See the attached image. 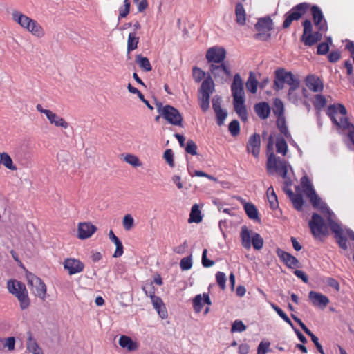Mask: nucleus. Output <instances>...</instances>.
<instances>
[{"mask_svg":"<svg viewBox=\"0 0 354 354\" xmlns=\"http://www.w3.org/2000/svg\"><path fill=\"white\" fill-rule=\"evenodd\" d=\"M310 5L308 3H301L294 6L285 15V20L283 23V28H288L293 21L299 20L308 10Z\"/></svg>","mask_w":354,"mask_h":354,"instance_id":"obj_10","label":"nucleus"},{"mask_svg":"<svg viewBox=\"0 0 354 354\" xmlns=\"http://www.w3.org/2000/svg\"><path fill=\"white\" fill-rule=\"evenodd\" d=\"M109 237L110 240L114 243V244L116 246L115 251L113 255V257L118 258L122 255L124 250H123V245L121 242V241L115 235L113 232L112 230H110L109 233Z\"/></svg>","mask_w":354,"mask_h":354,"instance_id":"obj_31","label":"nucleus"},{"mask_svg":"<svg viewBox=\"0 0 354 354\" xmlns=\"http://www.w3.org/2000/svg\"><path fill=\"white\" fill-rule=\"evenodd\" d=\"M259 85V82L256 78L254 73L250 71L249 73V77L245 83V86L247 89L252 94L257 93V86Z\"/></svg>","mask_w":354,"mask_h":354,"instance_id":"obj_35","label":"nucleus"},{"mask_svg":"<svg viewBox=\"0 0 354 354\" xmlns=\"http://www.w3.org/2000/svg\"><path fill=\"white\" fill-rule=\"evenodd\" d=\"M26 279L28 281V286L31 289L32 293L44 300L46 294V286L43 281L31 272L26 273Z\"/></svg>","mask_w":354,"mask_h":354,"instance_id":"obj_8","label":"nucleus"},{"mask_svg":"<svg viewBox=\"0 0 354 354\" xmlns=\"http://www.w3.org/2000/svg\"><path fill=\"white\" fill-rule=\"evenodd\" d=\"M290 71H286L283 68H278L275 71L273 88L276 91L282 90L284 88V84L287 83Z\"/></svg>","mask_w":354,"mask_h":354,"instance_id":"obj_17","label":"nucleus"},{"mask_svg":"<svg viewBox=\"0 0 354 354\" xmlns=\"http://www.w3.org/2000/svg\"><path fill=\"white\" fill-rule=\"evenodd\" d=\"M130 12V1L129 0L124 1V6L119 9V19L120 18L126 17Z\"/></svg>","mask_w":354,"mask_h":354,"instance_id":"obj_55","label":"nucleus"},{"mask_svg":"<svg viewBox=\"0 0 354 354\" xmlns=\"http://www.w3.org/2000/svg\"><path fill=\"white\" fill-rule=\"evenodd\" d=\"M193 78L196 82H200L205 77V73L197 66L192 69Z\"/></svg>","mask_w":354,"mask_h":354,"instance_id":"obj_49","label":"nucleus"},{"mask_svg":"<svg viewBox=\"0 0 354 354\" xmlns=\"http://www.w3.org/2000/svg\"><path fill=\"white\" fill-rule=\"evenodd\" d=\"M124 160L127 163H129V165H131L133 167H139V166H141V165H142L139 158L133 154H127L124 156Z\"/></svg>","mask_w":354,"mask_h":354,"instance_id":"obj_53","label":"nucleus"},{"mask_svg":"<svg viewBox=\"0 0 354 354\" xmlns=\"http://www.w3.org/2000/svg\"><path fill=\"white\" fill-rule=\"evenodd\" d=\"M229 131L234 137L240 133V124L238 120H234L229 124Z\"/></svg>","mask_w":354,"mask_h":354,"instance_id":"obj_50","label":"nucleus"},{"mask_svg":"<svg viewBox=\"0 0 354 354\" xmlns=\"http://www.w3.org/2000/svg\"><path fill=\"white\" fill-rule=\"evenodd\" d=\"M197 148L196 144L192 140H188L185 150L186 153L195 156L197 154Z\"/></svg>","mask_w":354,"mask_h":354,"instance_id":"obj_52","label":"nucleus"},{"mask_svg":"<svg viewBox=\"0 0 354 354\" xmlns=\"http://www.w3.org/2000/svg\"><path fill=\"white\" fill-rule=\"evenodd\" d=\"M277 127L279 131L284 135L286 138H291L290 133L288 131L286 125V122L284 117H279L277 120Z\"/></svg>","mask_w":354,"mask_h":354,"instance_id":"obj_41","label":"nucleus"},{"mask_svg":"<svg viewBox=\"0 0 354 354\" xmlns=\"http://www.w3.org/2000/svg\"><path fill=\"white\" fill-rule=\"evenodd\" d=\"M142 290L145 292V295L153 299V297H156L155 295V288L153 286L152 282L150 284H147L142 287Z\"/></svg>","mask_w":354,"mask_h":354,"instance_id":"obj_61","label":"nucleus"},{"mask_svg":"<svg viewBox=\"0 0 354 354\" xmlns=\"http://www.w3.org/2000/svg\"><path fill=\"white\" fill-rule=\"evenodd\" d=\"M214 112L216 113L217 124L218 126H222L224 124V121L227 116V111L221 109Z\"/></svg>","mask_w":354,"mask_h":354,"instance_id":"obj_56","label":"nucleus"},{"mask_svg":"<svg viewBox=\"0 0 354 354\" xmlns=\"http://www.w3.org/2000/svg\"><path fill=\"white\" fill-rule=\"evenodd\" d=\"M136 62L143 71L146 72H149L152 70L149 59L143 57L142 55H137L136 56Z\"/></svg>","mask_w":354,"mask_h":354,"instance_id":"obj_38","label":"nucleus"},{"mask_svg":"<svg viewBox=\"0 0 354 354\" xmlns=\"http://www.w3.org/2000/svg\"><path fill=\"white\" fill-rule=\"evenodd\" d=\"M119 345L122 348H127L129 351H136L138 348V344L133 342L129 337L122 335L119 339Z\"/></svg>","mask_w":354,"mask_h":354,"instance_id":"obj_32","label":"nucleus"},{"mask_svg":"<svg viewBox=\"0 0 354 354\" xmlns=\"http://www.w3.org/2000/svg\"><path fill=\"white\" fill-rule=\"evenodd\" d=\"M134 219L130 214H127L124 216L122 224L126 230H130L133 226Z\"/></svg>","mask_w":354,"mask_h":354,"instance_id":"obj_58","label":"nucleus"},{"mask_svg":"<svg viewBox=\"0 0 354 354\" xmlns=\"http://www.w3.org/2000/svg\"><path fill=\"white\" fill-rule=\"evenodd\" d=\"M97 230V227L91 223H80L78 225V235L80 239L91 237Z\"/></svg>","mask_w":354,"mask_h":354,"instance_id":"obj_21","label":"nucleus"},{"mask_svg":"<svg viewBox=\"0 0 354 354\" xmlns=\"http://www.w3.org/2000/svg\"><path fill=\"white\" fill-rule=\"evenodd\" d=\"M309 227L314 236L320 237L327 234V226L323 218L317 213H313L309 221Z\"/></svg>","mask_w":354,"mask_h":354,"instance_id":"obj_11","label":"nucleus"},{"mask_svg":"<svg viewBox=\"0 0 354 354\" xmlns=\"http://www.w3.org/2000/svg\"><path fill=\"white\" fill-rule=\"evenodd\" d=\"M254 109L259 118L262 120L267 119L270 113V107L266 102L256 104L254 106Z\"/></svg>","mask_w":354,"mask_h":354,"instance_id":"obj_26","label":"nucleus"},{"mask_svg":"<svg viewBox=\"0 0 354 354\" xmlns=\"http://www.w3.org/2000/svg\"><path fill=\"white\" fill-rule=\"evenodd\" d=\"M326 115L338 132L343 136L344 142L350 150L354 149V124L348 120L347 111L342 104H330L326 109Z\"/></svg>","mask_w":354,"mask_h":354,"instance_id":"obj_1","label":"nucleus"},{"mask_svg":"<svg viewBox=\"0 0 354 354\" xmlns=\"http://www.w3.org/2000/svg\"><path fill=\"white\" fill-rule=\"evenodd\" d=\"M310 5L308 3H301L294 6L285 15V20L283 23V28H288L293 21L299 20L308 10Z\"/></svg>","mask_w":354,"mask_h":354,"instance_id":"obj_9","label":"nucleus"},{"mask_svg":"<svg viewBox=\"0 0 354 354\" xmlns=\"http://www.w3.org/2000/svg\"><path fill=\"white\" fill-rule=\"evenodd\" d=\"M226 57V50L223 47L214 46L209 48L206 53L208 63L218 64L224 62Z\"/></svg>","mask_w":354,"mask_h":354,"instance_id":"obj_13","label":"nucleus"},{"mask_svg":"<svg viewBox=\"0 0 354 354\" xmlns=\"http://www.w3.org/2000/svg\"><path fill=\"white\" fill-rule=\"evenodd\" d=\"M269 342H261L257 347V354H266L269 350Z\"/></svg>","mask_w":354,"mask_h":354,"instance_id":"obj_64","label":"nucleus"},{"mask_svg":"<svg viewBox=\"0 0 354 354\" xmlns=\"http://www.w3.org/2000/svg\"><path fill=\"white\" fill-rule=\"evenodd\" d=\"M301 185L304 188L306 196L315 191L310 180L306 176H304L301 178Z\"/></svg>","mask_w":354,"mask_h":354,"instance_id":"obj_45","label":"nucleus"},{"mask_svg":"<svg viewBox=\"0 0 354 354\" xmlns=\"http://www.w3.org/2000/svg\"><path fill=\"white\" fill-rule=\"evenodd\" d=\"M27 30L30 32L33 35L37 37H42L44 35V31L40 24L35 20H32L31 25Z\"/></svg>","mask_w":354,"mask_h":354,"instance_id":"obj_39","label":"nucleus"},{"mask_svg":"<svg viewBox=\"0 0 354 354\" xmlns=\"http://www.w3.org/2000/svg\"><path fill=\"white\" fill-rule=\"evenodd\" d=\"M277 152L285 156L288 151V145L285 139L281 136H277L276 139Z\"/></svg>","mask_w":354,"mask_h":354,"instance_id":"obj_44","label":"nucleus"},{"mask_svg":"<svg viewBox=\"0 0 354 354\" xmlns=\"http://www.w3.org/2000/svg\"><path fill=\"white\" fill-rule=\"evenodd\" d=\"M138 42L139 37H136V32H130L127 40V52L129 53L131 51L136 49Z\"/></svg>","mask_w":354,"mask_h":354,"instance_id":"obj_43","label":"nucleus"},{"mask_svg":"<svg viewBox=\"0 0 354 354\" xmlns=\"http://www.w3.org/2000/svg\"><path fill=\"white\" fill-rule=\"evenodd\" d=\"M192 267V257L189 255L180 260V268L183 271L189 270Z\"/></svg>","mask_w":354,"mask_h":354,"instance_id":"obj_48","label":"nucleus"},{"mask_svg":"<svg viewBox=\"0 0 354 354\" xmlns=\"http://www.w3.org/2000/svg\"><path fill=\"white\" fill-rule=\"evenodd\" d=\"M268 202L270 203V207L272 209H277L279 207V203L277 196L274 192V188L272 186H270L268 188L266 192Z\"/></svg>","mask_w":354,"mask_h":354,"instance_id":"obj_36","label":"nucleus"},{"mask_svg":"<svg viewBox=\"0 0 354 354\" xmlns=\"http://www.w3.org/2000/svg\"><path fill=\"white\" fill-rule=\"evenodd\" d=\"M215 90V84L210 75L202 82L198 89V100L203 111H207L209 108L210 95Z\"/></svg>","mask_w":354,"mask_h":354,"instance_id":"obj_5","label":"nucleus"},{"mask_svg":"<svg viewBox=\"0 0 354 354\" xmlns=\"http://www.w3.org/2000/svg\"><path fill=\"white\" fill-rule=\"evenodd\" d=\"M245 97L233 98L234 111L243 121L248 119L247 110L245 106Z\"/></svg>","mask_w":354,"mask_h":354,"instance_id":"obj_23","label":"nucleus"},{"mask_svg":"<svg viewBox=\"0 0 354 354\" xmlns=\"http://www.w3.org/2000/svg\"><path fill=\"white\" fill-rule=\"evenodd\" d=\"M306 196L309 198L313 207L319 209L326 216L328 224L333 233L335 234V238L337 243L341 248L346 250L348 248L346 234H348L350 239L354 240L353 232L351 230L345 232L342 227L335 222V215L330 211L327 205L317 195L315 191L312 192Z\"/></svg>","mask_w":354,"mask_h":354,"instance_id":"obj_2","label":"nucleus"},{"mask_svg":"<svg viewBox=\"0 0 354 354\" xmlns=\"http://www.w3.org/2000/svg\"><path fill=\"white\" fill-rule=\"evenodd\" d=\"M306 86L313 92H321L324 88L322 80L314 75H309L306 78Z\"/></svg>","mask_w":354,"mask_h":354,"instance_id":"obj_24","label":"nucleus"},{"mask_svg":"<svg viewBox=\"0 0 354 354\" xmlns=\"http://www.w3.org/2000/svg\"><path fill=\"white\" fill-rule=\"evenodd\" d=\"M207 250L204 249L202 254V265L205 268H209L214 265V261L207 258Z\"/></svg>","mask_w":354,"mask_h":354,"instance_id":"obj_63","label":"nucleus"},{"mask_svg":"<svg viewBox=\"0 0 354 354\" xmlns=\"http://www.w3.org/2000/svg\"><path fill=\"white\" fill-rule=\"evenodd\" d=\"M326 99L324 95L319 94L315 95V100L313 102V106L315 109L321 110L326 106Z\"/></svg>","mask_w":354,"mask_h":354,"instance_id":"obj_46","label":"nucleus"},{"mask_svg":"<svg viewBox=\"0 0 354 354\" xmlns=\"http://www.w3.org/2000/svg\"><path fill=\"white\" fill-rule=\"evenodd\" d=\"M261 137L259 133H254L248 139L247 143V151L251 153L255 158H257L260 153Z\"/></svg>","mask_w":354,"mask_h":354,"instance_id":"obj_18","label":"nucleus"},{"mask_svg":"<svg viewBox=\"0 0 354 354\" xmlns=\"http://www.w3.org/2000/svg\"><path fill=\"white\" fill-rule=\"evenodd\" d=\"M284 107L283 104L280 100H276L274 102L273 113L275 115L279 117L283 116Z\"/></svg>","mask_w":354,"mask_h":354,"instance_id":"obj_47","label":"nucleus"},{"mask_svg":"<svg viewBox=\"0 0 354 354\" xmlns=\"http://www.w3.org/2000/svg\"><path fill=\"white\" fill-rule=\"evenodd\" d=\"M286 84L289 86V88H299L300 81L299 78L291 72L290 73L289 78L288 79Z\"/></svg>","mask_w":354,"mask_h":354,"instance_id":"obj_51","label":"nucleus"},{"mask_svg":"<svg viewBox=\"0 0 354 354\" xmlns=\"http://www.w3.org/2000/svg\"><path fill=\"white\" fill-rule=\"evenodd\" d=\"M244 209L246 214L250 219H259L257 209L252 203H245Z\"/></svg>","mask_w":354,"mask_h":354,"instance_id":"obj_42","label":"nucleus"},{"mask_svg":"<svg viewBox=\"0 0 354 354\" xmlns=\"http://www.w3.org/2000/svg\"><path fill=\"white\" fill-rule=\"evenodd\" d=\"M276 253L280 260L289 268H295L298 267L299 261L291 254L283 251L281 248H277Z\"/></svg>","mask_w":354,"mask_h":354,"instance_id":"obj_19","label":"nucleus"},{"mask_svg":"<svg viewBox=\"0 0 354 354\" xmlns=\"http://www.w3.org/2000/svg\"><path fill=\"white\" fill-rule=\"evenodd\" d=\"M203 306V300L201 295H197L193 299V308L196 313L201 312Z\"/></svg>","mask_w":354,"mask_h":354,"instance_id":"obj_54","label":"nucleus"},{"mask_svg":"<svg viewBox=\"0 0 354 354\" xmlns=\"http://www.w3.org/2000/svg\"><path fill=\"white\" fill-rule=\"evenodd\" d=\"M287 97L291 103L296 105L298 104L299 102L301 100V92L299 91V88H289L288 91Z\"/></svg>","mask_w":354,"mask_h":354,"instance_id":"obj_40","label":"nucleus"},{"mask_svg":"<svg viewBox=\"0 0 354 354\" xmlns=\"http://www.w3.org/2000/svg\"><path fill=\"white\" fill-rule=\"evenodd\" d=\"M216 280L222 290L225 288L226 276L224 272H218L216 274Z\"/></svg>","mask_w":354,"mask_h":354,"instance_id":"obj_60","label":"nucleus"},{"mask_svg":"<svg viewBox=\"0 0 354 354\" xmlns=\"http://www.w3.org/2000/svg\"><path fill=\"white\" fill-rule=\"evenodd\" d=\"M151 300L153 308L156 310L162 319L167 317L168 313L165 306L160 297H153Z\"/></svg>","mask_w":354,"mask_h":354,"instance_id":"obj_29","label":"nucleus"},{"mask_svg":"<svg viewBox=\"0 0 354 354\" xmlns=\"http://www.w3.org/2000/svg\"><path fill=\"white\" fill-rule=\"evenodd\" d=\"M26 349L32 354H44L41 348L39 346L30 332L28 333Z\"/></svg>","mask_w":354,"mask_h":354,"instance_id":"obj_27","label":"nucleus"},{"mask_svg":"<svg viewBox=\"0 0 354 354\" xmlns=\"http://www.w3.org/2000/svg\"><path fill=\"white\" fill-rule=\"evenodd\" d=\"M156 106L158 112L169 123L183 127V116L177 109L171 105L163 106L161 102L158 101L156 102Z\"/></svg>","mask_w":354,"mask_h":354,"instance_id":"obj_6","label":"nucleus"},{"mask_svg":"<svg viewBox=\"0 0 354 354\" xmlns=\"http://www.w3.org/2000/svg\"><path fill=\"white\" fill-rule=\"evenodd\" d=\"M308 297L314 306L322 308H326L330 302L329 299L326 296L315 291H310Z\"/></svg>","mask_w":354,"mask_h":354,"instance_id":"obj_22","label":"nucleus"},{"mask_svg":"<svg viewBox=\"0 0 354 354\" xmlns=\"http://www.w3.org/2000/svg\"><path fill=\"white\" fill-rule=\"evenodd\" d=\"M7 288L10 293L14 295L20 303V308L25 310L30 306L28 291L26 286L21 281L10 279L7 282Z\"/></svg>","mask_w":354,"mask_h":354,"instance_id":"obj_4","label":"nucleus"},{"mask_svg":"<svg viewBox=\"0 0 354 354\" xmlns=\"http://www.w3.org/2000/svg\"><path fill=\"white\" fill-rule=\"evenodd\" d=\"M312 15L315 25L319 31L326 32L328 29L326 21L324 18L321 9L317 6H313L311 8Z\"/></svg>","mask_w":354,"mask_h":354,"instance_id":"obj_16","label":"nucleus"},{"mask_svg":"<svg viewBox=\"0 0 354 354\" xmlns=\"http://www.w3.org/2000/svg\"><path fill=\"white\" fill-rule=\"evenodd\" d=\"M288 196L292 201L294 207L298 210L301 211L303 209L304 205V199L300 194H294L292 191L288 192Z\"/></svg>","mask_w":354,"mask_h":354,"instance_id":"obj_34","label":"nucleus"},{"mask_svg":"<svg viewBox=\"0 0 354 354\" xmlns=\"http://www.w3.org/2000/svg\"><path fill=\"white\" fill-rule=\"evenodd\" d=\"M255 28L259 32H270L273 29V22L270 17L261 18L255 24Z\"/></svg>","mask_w":354,"mask_h":354,"instance_id":"obj_28","label":"nucleus"},{"mask_svg":"<svg viewBox=\"0 0 354 354\" xmlns=\"http://www.w3.org/2000/svg\"><path fill=\"white\" fill-rule=\"evenodd\" d=\"M308 336L310 337L312 342L315 345L317 349L319 351V352L321 354H325L322 345L319 342V339L317 336H315L310 330L308 332V333H306Z\"/></svg>","mask_w":354,"mask_h":354,"instance_id":"obj_62","label":"nucleus"},{"mask_svg":"<svg viewBox=\"0 0 354 354\" xmlns=\"http://www.w3.org/2000/svg\"><path fill=\"white\" fill-rule=\"evenodd\" d=\"M209 71L216 80L224 81L232 75L230 68L225 62L218 64H211Z\"/></svg>","mask_w":354,"mask_h":354,"instance_id":"obj_12","label":"nucleus"},{"mask_svg":"<svg viewBox=\"0 0 354 354\" xmlns=\"http://www.w3.org/2000/svg\"><path fill=\"white\" fill-rule=\"evenodd\" d=\"M202 221L201 212L199 209L198 205L194 204L191 209V212L189 218V223H198Z\"/></svg>","mask_w":354,"mask_h":354,"instance_id":"obj_37","label":"nucleus"},{"mask_svg":"<svg viewBox=\"0 0 354 354\" xmlns=\"http://www.w3.org/2000/svg\"><path fill=\"white\" fill-rule=\"evenodd\" d=\"M231 91L233 98L245 97L243 83L239 73L235 74L234 76L231 85Z\"/></svg>","mask_w":354,"mask_h":354,"instance_id":"obj_20","label":"nucleus"},{"mask_svg":"<svg viewBox=\"0 0 354 354\" xmlns=\"http://www.w3.org/2000/svg\"><path fill=\"white\" fill-rule=\"evenodd\" d=\"M163 158L167 162V163L171 167H174V153L173 151L170 149H167L163 154Z\"/></svg>","mask_w":354,"mask_h":354,"instance_id":"obj_59","label":"nucleus"},{"mask_svg":"<svg viewBox=\"0 0 354 354\" xmlns=\"http://www.w3.org/2000/svg\"><path fill=\"white\" fill-rule=\"evenodd\" d=\"M63 266L70 275L75 274L84 270V263L78 259L68 258L64 260Z\"/></svg>","mask_w":354,"mask_h":354,"instance_id":"obj_15","label":"nucleus"},{"mask_svg":"<svg viewBox=\"0 0 354 354\" xmlns=\"http://www.w3.org/2000/svg\"><path fill=\"white\" fill-rule=\"evenodd\" d=\"M274 136L270 135L267 144L268 160L266 168L269 174L278 173L283 178L287 176V162L279 157H276L273 153Z\"/></svg>","mask_w":354,"mask_h":354,"instance_id":"obj_3","label":"nucleus"},{"mask_svg":"<svg viewBox=\"0 0 354 354\" xmlns=\"http://www.w3.org/2000/svg\"><path fill=\"white\" fill-rule=\"evenodd\" d=\"M242 246L245 249H250L252 244L255 250H260L263 245V239L258 233H252L251 236L250 232L248 227L244 225L241 227L240 233Z\"/></svg>","mask_w":354,"mask_h":354,"instance_id":"obj_7","label":"nucleus"},{"mask_svg":"<svg viewBox=\"0 0 354 354\" xmlns=\"http://www.w3.org/2000/svg\"><path fill=\"white\" fill-rule=\"evenodd\" d=\"M246 326L241 320H235L234 323L232 324V328H231V332L235 333V332H239L241 333L244 330H245Z\"/></svg>","mask_w":354,"mask_h":354,"instance_id":"obj_57","label":"nucleus"},{"mask_svg":"<svg viewBox=\"0 0 354 354\" xmlns=\"http://www.w3.org/2000/svg\"><path fill=\"white\" fill-rule=\"evenodd\" d=\"M12 19L19 24L22 28L27 30L31 25L32 19L22 14L21 12L14 10L12 13Z\"/></svg>","mask_w":354,"mask_h":354,"instance_id":"obj_25","label":"nucleus"},{"mask_svg":"<svg viewBox=\"0 0 354 354\" xmlns=\"http://www.w3.org/2000/svg\"><path fill=\"white\" fill-rule=\"evenodd\" d=\"M36 109L39 112L45 114L51 124H55L56 127H62L64 129L68 128V122H66L64 118L59 117L50 110L44 109L39 104L36 106Z\"/></svg>","mask_w":354,"mask_h":354,"instance_id":"obj_14","label":"nucleus"},{"mask_svg":"<svg viewBox=\"0 0 354 354\" xmlns=\"http://www.w3.org/2000/svg\"><path fill=\"white\" fill-rule=\"evenodd\" d=\"M322 35L319 32H315L314 33H310L304 37H301V41L305 46H312L322 39Z\"/></svg>","mask_w":354,"mask_h":354,"instance_id":"obj_30","label":"nucleus"},{"mask_svg":"<svg viewBox=\"0 0 354 354\" xmlns=\"http://www.w3.org/2000/svg\"><path fill=\"white\" fill-rule=\"evenodd\" d=\"M236 21L238 24L243 26L245 24V11L241 3H238L235 6Z\"/></svg>","mask_w":354,"mask_h":354,"instance_id":"obj_33","label":"nucleus"}]
</instances>
